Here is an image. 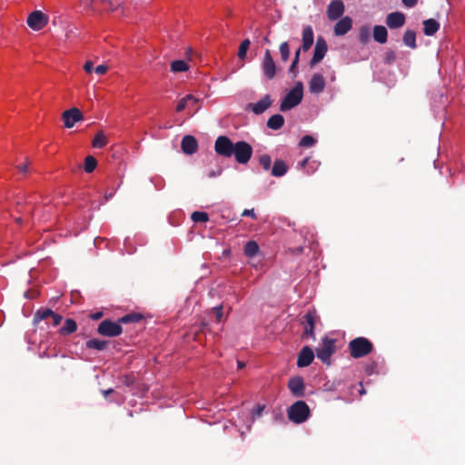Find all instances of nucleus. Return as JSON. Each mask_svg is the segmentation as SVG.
<instances>
[{
    "mask_svg": "<svg viewBox=\"0 0 465 465\" xmlns=\"http://www.w3.org/2000/svg\"><path fill=\"white\" fill-rule=\"evenodd\" d=\"M214 152L217 155L223 158L233 156L238 163L246 164L252 156L253 149L245 141L233 143L228 136L220 135L214 142Z\"/></svg>",
    "mask_w": 465,
    "mask_h": 465,
    "instance_id": "f257e3e1",
    "label": "nucleus"
},
{
    "mask_svg": "<svg viewBox=\"0 0 465 465\" xmlns=\"http://www.w3.org/2000/svg\"><path fill=\"white\" fill-rule=\"evenodd\" d=\"M303 98V84L297 82L293 88L290 90L282 99L280 104V111L286 112L299 105Z\"/></svg>",
    "mask_w": 465,
    "mask_h": 465,
    "instance_id": "f03ea898",
    "label": "nucleus"
},
{
    "mask_svg": "<svg viewBox=\"0 0 465 465\" xmlns=\"http://www.w3.org/2000/svg\"><path fill=\"white\" fill-rule=\"evenodd\" d=\"M288 419L296 424H301L308 420L311 410L303 401H297L287 409Z\"/></svg>",
    "mask_w": 465,
    "mask_h": 465,
    "instance_id": "7ed1b4c3",
    "label": "nucleus"
},
{
    "mask_svg": "<svg viewBox=\"0 0 465 465\" xmlns=\"http://www.w3.org/2000/svg\"><path fill=\"white\" fill-rule=\"evenodd\" d=\"M348 348L351 356L359 359L370 354L373 350V344L365 337H357L349 342Z\"/></svg>",
    "mask_w": 465,
    "mask_h": 465,
    "instance_id": "20e7f679",
    "label": "nucleus"
},
{
    "mask_svg": "<svg viewBox=\"0 0 465 465\" xmlns=\"http://www.w3.org/2000/svg\"><path fill=\"white\" fill-rule=\"evenodd\" d=\"M336 340L324 336L319 347L316 348V356L325 364L331 363V357L336 351Z\"/></svg>",
    "mask_w": 465,
    "mask_h": 465,
    "instance_id": "39448f33",
    "label": "nucleus"
},
{
    "mask_svg": "<svg viewBox=\"0 0 465 465\" xmlns=\"http://www.w3.org/2000/svg\"><path fill=\"white\" fill-rule=\"evenodd\" d=\"M97 332L102 336L116 337L123 332V328L119 321L115 322L111 320H104L98 325Z\"/></svg>",
    "mask_w": 465,
    "mask_h": 465,
    "instance_id": "423d86ee",
    "label": "nucleus"
},
{
    "mask_svg": "<svg viewBox=\"0 0 465 465\" xmlns=\"http://www.w3.org/2000/svg\"><path fill=\"white\" fill-rule=\"evenodd\" d=\"M49 22V17L42 11L36 10L29 14L26 19L27 25L34 31H40Z\"/></svg>",
    "mask_w": 465,
    "mask_h": 465,
    "instance_id": "0eeeda50",
    "label": "nucleus"
},
{
    "mask_svg": "<svg viewBox=\"0 0 465 465\" xmlns=\"http://www.w3.org/2000/svg\"><path fill=\"white\" fill-rule=\"evenodd\" d=\"M49 318L52 319V324L54 327L58 326L63 320L62 315L55 313L53 310L49 308H41L35 312L33 322L35 324H37L41 321Z\"/></svg>",
    "mask_w": 465,
    "mask_h": 465,
    "instance_id": "6e6552de",
    "label": "nucleus"
},
{
    "mask_svg": "<svg viewBox=\"0 0 465 465\" xmlns=\"http://www.w3.org/2000/svg\"><path fill=\"white\" fill-rule=\"evenodd\" d=\"M318 320L317 313L314 310H309L302 317V323L304 327L302 337L310 336L315 340L314 328Z\"/></svg>",
    "mask_w": 465,
    "mask_h": 465,
    "instance_id": "1a4fd4ad",
    "label": "nucleus"
},
{
    "mask_svg": "<svg viewBox=\"0 0 465 465\" xmlns=\"http://www.w3.org/2000/svg\"><path fill=\"white\" fill-rule=\"evenodd\" d=\"M262 70L265 77L269 80L273 79L276 75V64L269 49H266L264 52Z\"/></svg>",
    "mask_w": 465,
    "mask_h": 465,
    "instance_id": "9d476101",
    "label": "nucleus"
},
{
    "mask_svg": "<svg viewBox=\"0 0 465 465\" xmlns=\"http://www.w3.org/2000/svg\"><path fill=\"white\" fill-rule=\"evenodd\" d=\"M327 51L328 45L326 41L322 36H319L315 44L313 56L310 61V65L312 67L320 63L324 58Z\"/></svg>",
    "mask_w": 465,
    "mask_h": 465,
    "instance_id": "9b49d317",
    "label": "nucleus"
},
{
    "mask_svg": "<svg viewBox=\"0 0 465 465\" xmlns=\"http://www.w3.org/2000/svg\"><path fill=\"white\" fill-rule=\"evenodd\" d=\"M62 119L64 121V127L72 128L75 123L84 119V115L78 108L73 107L62 114Z\"/></svg>",
    "mask_w": 465,
    "mask_h": 465,
    "instance_id": "f8f14e48",
    "label": "nucleus"
},
{
    "mask_svg": "<svg viewBox=\"0 0 465 465\" xmlns=\"http://www.w3.org/2000/svg\"><path fill=\"white\" fill-rule=\"evenodd\" d=\"M288 389L294 397H303L305 395V384L303 378L301 376H293L290 378L288 381Z\"/></svg>",
    "mask_w": 465,
    "mask_h": 465,
    "instance_id": "ddd939ff",
    "label": "nucleus"
},
{
    "mask_svg": "<svg viewBox=\"0 0 465 465\" xmlns=\"http://www.w3.org/2000/svg\"><path fill=\"white\" fill-rule=\"evenodd\" d=\"M344 10V4L341 0H333L327 7V16L331 21H335L343 15Z\"/></svg>",
    "mask_w": 465,
    "mask_h": 465,
    "instance_id": "4468645a",
    "label": "nucleus"
},
{
    "mask_svg": "<svg viewBox=\"0 0 465 465\" xmlns=\"http://www.w3.org/2000/svg\"><path fill=\"white\" fill-rule=\"evenodd\" d=\"M406 21L405 15L401 12L390 13L386 17V25L391 29H397L404 25Z\"/></svg>",
    "mask_w": 465,
    "mask_h": 465,
    "instance_id": "2eb2a0df",
    "label": "nucleus"
},
{
    "mask_svg": "<svg viewBox=\"0 0 465 465\" xmlns=\"http://www.w3.org/2000/svg\"><path fill=\"white\" fill-rule=\"evenodd\" d=\"M314 359V353L311 347L304 346L298 354L297 366L300 368L311 365Z\"/></svg>",
    "mask_w": 465,
    "mask_h": 465,
    "instance_id": "dca6fc26",
    "label": "nucleus"
},
{
    "mask_svg": "<svg viewBox=\"0 0 465 465\" xmlns=\"http://www.w3.org/2000/svg\"><path fill=\"white\" fill-rule=\"evenodd\" d=\"M352 27V19L350 16H343L334 25L333 32L336 36L346 35Z\"/></svg>",
    "mask_w": 465,
    "mask_h": 465,
    "instance_id": "f3484780",
    "label": "nucleus"
},
{
    "mask_svg": "<svg viewBox=\"0 0 465 465\" xmlns=\"http://www.w3.org/2000/svg\"><path fill=\"white\" fill-rule=\"evenodd\" d=\"M181 148L185 154H193L198 150V142L193 135H185L182 139Z\"/></svg>",
    "mask_w": 465,
    "mask_h": 465,
    "instance_id": "a211bd4d",
    "label": "nucleus"
},
{
    "mask_svg": "<svg viewBox=\"0 0 465 465\" xmlns=\"http://www.w3.org/2000/svg\"><path fill=\"white\" fill-rule=\"evenodd\" d=\"M272 104V100L269 94H265L261 100L254 104H249L248 107L252 109V111L255 114H261L265 112Z\"/></svg>",
    "mask_w": 465,
    "mask_h": 465,
    "instance_id": "6ab92c4d",
    "label": "nucleus"
},
{
    "mask_svg": "<svg viewBox=\"0 0 465 465\" xmlns=\"http://www.w3.org/2000/svg\"><path fill=\"white\" fill-rule=\"evenodd\" d=\"M325 88V79L320 74H314L309 83V90L312 94H320Z\"/></svg>",
    "mask_w": 465,
    "mask_h": 465,
    "instance_id": "aec40b11",
    "label": "nucleus"
},
{
    "mask_svg": "<svg viewBox=\"0 0 465 465\" xmlns=\"http://www.w3.org/2000/svg\"><path fill=\"white\" fill-rule=\"evenodd\" d=\"M313 31L311 25H307L303 28L302 31V45L301 50L302 49L304 52L308 51L312 44H313Z\"/></svg>",
    "mask_w": 465,
    "mask_h": 465,
    "instance_id": "412c9836",
    "label": "nucleus"
},
{
    "mask_svg": "<svg viewBox=\"0 0 465 465\" xmlns=\"http://www.w3.org/2000/svg\"><path fill=\"white\" fill-rule=\"evenodd\" d=\"M288 172V166L286 163L282 159L274 161L272 168V175L274 177H282Z\"/></svg>",
    "mask_w": 465,
    "mask_h": 465,
    "instance_id": "4be33fe9",
    "label": "nucleus"
},
{
    "mask_svg": "<svg viewBox=\"0 0 465 465\" xmlns=\"http://www.w3.org/2000/svg\"><path fill=\"white\" fill-rule=\"evenodd\" d=\"M423 32L426 35L431 36L440 29V24L435 19H427L423 21Z\"/></svg>",
    "mask_w": 465,
    "mask_h": 465,
    "instance_id": "5701e85b",
    "label": "nucleus"
},
{
    "mask_svg": "<svg viewBox=\"0 0 465 465\" xmlns=\"http://www.w3.org/2000/svg\"><path fill=\"white\" fill-rule=\"evenodd\" d=\"M373 38L380 44H385L388 39V31L383 25H375L373 27Z\"/></svg>",
    "mask_w": 465,
    "mask_h": 465,
    "instance_id": "b1692460",
    "label": "nucleus"
},
{
    "mask_svg": "<svg viewBox=\"0 0 465 465\" xmlns=\"http://www.w3.org/2000/svg\"><path fill=\"white\" fill-rule=\"evenodd\" d=\"M284 124V117L282 114H276L272 115L267 121V127L277 131Z\"/></svg>",
    "mask_w": 465,
    "mask_h": 465,
    "instance_id": "393cba45",
    "label": "nucleus"
},
{
    "mask_svg": "<svg viewBox=\"0 0 465 465\" xmlns=\"http://www.w3.org/2000/svg\"><path fill=\"white\" fill-rule=\"evenodd\" d=\"M77 330V323L73 319H66L64 326L59 330L60 335L65 336L74 333Z\"/></svg>",
    "mask_w": 465,
    "mask_h": 465,
    "instance_id": "a878e982",
    "label": "nucleus"
},
{
    "mask_svg": "<svg viewBox=\"0 0 465 465\" xmlns=\"http://www.w3.org/2000/svg\"><path fill=\"white\" fill-rule=\"evenodd\" d=\"M190 102L198 103V99L195 98L193 94H187L178 102L175 109L176 112L180 113L183 111L186 107L189 106Z\"/></svg>",
    "mask_w": 465,
    "mask_h": 465,
    "instance_id": "bb28decb",
    "label": "nucleus"
},
{
    "mask_svg": "<svg viewBox=\"0 0 465 465\" xmlns=\"http://www.w3.org/2000/svg\"><path fill=\"white\" fill-rule=\"evenodd\" d=\"M403 43L405 45L415 49L417 47L415 32L412 30H407L403 35Z\"/></svg>",
    "mask_w": 465,
    "mask_h": 465,
    "instance_id": "cd10ccee",
    "label": "nucleus"
},
{
    "mask_svg": "<svg viewBox=\"0 0 465 465\" xmlns=\"http://www.w3.org/2000/svg\"><path fill=\"white\" fill-rule=\"evenodd\" d=\"M108 344V341L98 339H91L86 341V347L88 349H94L97 351H104Z\"/></svg>",
    "mask_w": 465,
    "mask_h": 465,
    "instance_id": "c85d7f7f",
    "label": "nucleus"
},
{
    "mask_svg": "<svg viewBox=\"0 0 465 465\" xmlns=\"http://www.w3.org/2000/svg\"><path fill=\"white\" fill-rule=\"evenodd\" d=\"M259 252V245L255 241H249L244 246V254L247 257H253Z\"/></svg>",
    "mask_w": 465,
    "mask_h": 465,
    "instance_id": "c756f323",
    "label": "nucleus"
},
{
    "mask_svg": "<svg viewBox=\"0 0 465 465\" xmlns=\"http://www.w3.org/2000/svg\"><path fill=\"white\" fill-rule=\"evenodd\" d=\"M143 320V315L136 312L126 314L119 319V323L139 322Z\"/></svg>",
    "mask_w": 465,
    "mask_h": 465,
    "instance_id": "7c9ffc66",
    "label": "nucleus"
},
{
    "mask_svg": "<svg viewBox=\"0 0 465 465\" xmlns=\"http://www.w3.org/2000/svg\"><path fill=\"white\" fill-rule=\"evenodd\" d=\"M107 144V139L103 132H99L93 139L92 145L94 148H103Z\"/></svg>",
    "mask_w": 465,
    "mask_h": 465,
    "instance_id": "2f4dec72",
    "label": "nucleus"
},
{
    "mask_svg": "<svg viewBox=\"0 0 465 465\" xmlns=\"http://www.w3.org/2000/svg\"><path fill=\"white\" fill-rule=\"evenodd\" d=\"M188 69L189 66L183 60H175L171 64V71L173 73L185 72Z\"/></svg>",
    "mask_w": 465,
    "mask_h": 465,
    "instance_id": "473e14b6",
    "label": "nucleus"
},
{
    "mask_svg": "<svg viewBox=\"0 0 465 465\" xmlns=\"http://www.w3.org/2000/svg\"><path fill=\"white\" fill-rule=\"evenodd\" d=\"M371 39V29L367 25L361 26L359 29V40L361 44H367Z\"/></svg>",
    "mask_w": 465,
    "mask_h": 465,
    "instance_id": "72a5a7b5",
    "label": "nucleus"
},
{
    "mask_svg": "<svg viewBox=\"0 0 465 465\" xmlns=\"http://www.w3.org/2000/svg\"><path fill=\"white\" fill-rule=\"evenodd\" d=\"M97 166V161L96 159L92 156L88 155L84 159V171L88 173H93L94 169Z\"/></svg>",
    "mask_w": 465,
    "mask_h": 465,
    "instance_id": "f704fd0d",
    "label": "nucleus"
},
{
    "mask_svg": "<svg viewBox=\"0 0 465 465\" xmlns=\"http://www.w3.org/2000/svg\"><path fill=\"white\" fill-rule=\"evenodd\" d=\"M281 58L283 63L287 62L290 57V46L288 42H282L279 47Z\"/></svg>",
    "mask_w": 465,
    "mask_h": 465,
    "instance_id": "c9c22d12",
    "label": "nucleus"
},
{
    "mask_svg": "<svg viewBox=\"0 0 465 465\" xmlns=\"http://www.w3.org/2000/svg\"><path fill=\"white\" fill-rule=\"evenodd\" d=\"M250 45H251V42L249 39H244L241 45H240V47H239V50H238V57L241 59V60H243L245 59L246 57V54H247V51L250 47Z\"/></svg>",
    "mask_w": 465,
    "mask_h": 465,
    "instance_id": "e433bc0d",
    "label": "nucleus"
},
{
    "mask_svg": "<svg viewBox=\"0 0 465 465\" xmlns=\"http://www.w3.org/2000/svg\"><path fill=\"white\" fill-rule=\"evenodd\" d=\"M300 54H301V48H298L295 52L294 58L290 65L289 73L292 74L293 76L297 75L296 67L298 65L299 60H300Z\"/></svg>",
    "mask_w": 465,
    "mask_h": 465,
    "instance_id": "4c0bfd02",
    "label": "nucleus"
},
{
    "mask_svg": "<svg viewBox=\"0 0 465 465\" xmlns=\"http://www.w3.org/2000/svg\"><path fill=\"white\" fill-rule=\"evenodd\" d=\"M191 218L194 223H205L209 220L208 214L203 212H193Z\"/></svg>",
    "mask_w": 465,
    "mask_h": 465,
    "instance_id": "58836bf2",
    "label": "nucleus"
},
{
    "mask_svg": "<svg viewBox=\"0 0 465 465\" xmlns=\"http://www.w3.org/2000/svg\"><path fill=\"white\" fill-rule=\"evenodd\" d=\"M260 165L265 170L268 171L271 168L272 159L269 154H262L259 157Z\"/></svg>",
    "mask_w": 465,
    "mask_h": 465,
    "instance_id": "ea45409f",
    "label": "nucleus"
},
{
    "mask_svg": "<svg viewBox=\"0 0 465 465\" xmlns=\"http://www.w3.org/2000/svg\"><path fill=\"white\" fill-rule=\"evenodd\" d=\"M316 140L312 135H304L299 143L301 147H312L315 144Z\"/></svg>",
    "mask_w": 465,
    "mask_h": 465,
    "instance_id": "a19ab883",
    "label": "nucleus"
},
{
    "mask_svg": "<svg viewBox=\"0 0 465 465\" xmlns=\"http://www.w3.org/2000/svg\"><path fill=\"white\" fill-rule=\"evenodd\" d=\"M100 1L108 6V11H114L122 5V2L120 0H115V3L113 2L112 0H100Z\"/></svg>",
    "mask_w": 465,
    "mask_h": 465,
    "instance_id": "79ce46f5",
    "label": "nucleus"
},
{
    "mask_svg": "<svg viewBox=\"0 0 465 465\" xmlns=\"http://www.w3.org/2000/svg\"><path fill=\"white\" fill-rule=\"evenodd\" d=\"M395 60H396V54L394 51L389 50L385 53L384 57H383V62L386 64H391L395 62Z\"/></svg>",
    "mask_w": 465,
    "mask_h": 465,
    "instance_id": "37998d69",
    "label": "nucleus"
},
{
    "mask_svg": "<svg viewBox=\"0 0 465 465\" xmlns=\"http://www.w3.org/2000/svg\"><path fill=\"white\" fill-rule=\"evenodd\" d=\"M213 312L215 315L216 321L221 322L223 321V306L219 305L213 308Z\"/></svg>",
    "mask_w": 465,
    "mask_h": 465,
    "instance_id": "c03bdc74",
    "label": "nucleus"
},
{
    "mask_svg": "<svg viewBox=\"0 0 465 465\" xmlns=\"http://www.w3.org/2000/svg\"><path fill=\"white\" fill-rule=\"evenodd\" d=\"M242 216H249L251 217L252 219L253 220H256L257 219V215L256 213H254V210L253 209H245L242 213Z\"/></svg>",
    "mask_w": 465,
    "mask_h": 465,
    "instance_id": "a18cd8bd",
    "label": "nucleus"
},
{
    "mask_svg": "<svg viewBox=\"0 0 465 465\" xmlns=\"http://www.w3.org/2000/svg\"><path fill=\"white\" fill-rule=\"evenodd\" d=\"M108 70V67L104 64H100V65H97L95 68H94V72L97 74H104Z\"/></svg>",
    "mask_w": 465,
    "mask_h": 465,
    "instance_id": "49530a36",
    "label": "nucleus"
},
{
    "mask_svg": "<svg viewBox=\"0 0 465 465\" xmlns=\"http://www.w3.org/2000/svg\"><path fill=\"white\" fill-rule=\"evenodd\" d=\"M404 6L411 8L416 5L418 0H401Z\"/></svg>",
    "mask_w": 465,
    "mask_h": 465,
    "instance_id": "de8ad7c7",
    "label": "nucleus"
},
{
    "mask_svg": "<svg viewBox=\"0 0 465 465\" xmlns=\"http://www.w3.org/2000/svg\"><path fill=\"white\" fill-rule=\"evenodd\" d=\"M84 69L86 73L90 74L93 72V69H94V66H93V62L91 61H87L84 65Z\"/></svg>",
    "mask_w": 465,
    "mask_h": 465,
    "instance_id": "09e8293b",
    "label": "nucleus"
},
{
    "mask_svg": "<svg viewBox=\"0 0 465 465\" xmlns=\"http://www.w3.org/2000/svg\"><path fill=\"white\" fill-rule=\"evenodd\" d=\"M376 368L375 363H371V365H367L365 368V371L367 374L371 375L374 372V369Z\"/></svg>",
    "mask_w": 465,
    "mask_h": 465,
    "instance_id": "8fccbe9b",
    "label": "nucleus"
},
{
    "mask_svg": "<svg viewBox=\"0 0 465 465\" xmlns=\"http://www.w3.org/2000/svg\"><path fill=\"white\" fill-rule=\"evenodd\" d=\"M83 3H84L85 5H87V6L89 7V9H93L94 8V3L95 0H81Z\"/></svg>",
    "mask_w": 465,
    "mask_h": 465,
    "instance_id": "3c124183",
    "label": "nucleus"
},
{
    "mask_svg": "<svg viewBox=\"0 0 465 465\" xmlns=\"http://www.w3.org/2000/svg\"><path fill=\"white\" fill-rule=\"evenodd\" d=\"M103 316V312H95L92 315V319L93 320H99L100 318H102Z\"/></svg>",
    "mask_w": 465,
    "mask_h": 465,
    "instance_id": "603ef678",
    "label": "nucleus"
},
{
    "mask_svg": "<svg viewBox=\"0 0 465 465\" xmlns=\"http://www.w3.org/2000/svg\"><path fill=\"white\" fill-rule=\"evenodd\" d=\"M19 170L22 172V173H26L27 172V165L26 164H24V165H21V166H18Z\"/></svg>",
    "mask_w": 465,
    "mask_h": 465,
    "instance_id": "864d4df0",
    "label": "nucleus"
},
{
    "mask_svg": "<svg viewBox=\"0 0 465 465\" xmlns=\"http://www.w3.org/2000/svg\"><path fill=\"white\" fill-rule=\"evenodd\" d=\"M220 173H221V170H219L218 172H214V171H213V172H211V173H209V176H210V177H215L216 175H219Z\"/></svg>",
    "mask_w": 465,
    "mask_h": 465,
    "instance_id": "5fc2aeb1",
    "label": "nucleus"
},
{
    "mask_svg": "<svg viewBox=\"0 0 465 465\" xmlns=\"http://www.w3.org/2000/svg\"><path fill=\"white\" fill-rule=\"evenodd\" d=\"M238 369H243L245 367V363L243 361H237Z\"/></svg>",
    "mask_w": 465,
    "mask_h": 465,
    "instance_id": "6e6d98bb",
    "label": "nucleus"
},
{
    "mask_svg": "<svg viewBox=\"0 0 465 465\" xmlns=\"http://www.w3.org/2000/svg\"><path fill=\"white\" fill-rule=\"evenodd\" d=\"M113 392H114L113 389H108V390L103 391L104 396H107V395H109V394H111Z\"/></svg>",
    "mask_w": 465,
    "mask_h": 465,
    "instance_id": "4d7b16f0",
    "label": "nucleus"
},
{
    "mask_svg": "<svg viewBox=\"0 0 465 465\" xmlns=\"http://www.w3.org/2000/svg\"><path fill=\"white\" fill-rule=\"evenodd\" d=\"M113 196H114V193H105L104 198H105V200H106V201H108V200H109V199H111Z\"/></svg>",
    "mask_w": 465,
    "mask_h": 465,
    "instance_id": "13d9d810",
    "label": "nucleus"
},
{
    "mask_svg": "<svg viewBox=\"0 0 465 465\" xmlns=\"http://www.w3.org/2000/svg\"><path fill=\"white\" fill-rule=\"evenodd\" d=\"M264 409V406H258L257 408V415H260Z\"/></svg>",
    "mask_w": 465,
    "mask_h": 465,
    "instance_id": "bf43d9fd",
    "label": "nucleus"
},
{
    "mask_svg": "<svg viewBox=\"0 0 465 465\" xmlns=\"http://www.w3.org/2000/svg\"><path fill=\"white\" fill-rule=\"evenodd\" d=\"M308 161H309V159H308V158H305V159L302 162L301 165H302V166H304V165L308 163Z\"/></svg>",
    "mask_w": 465,
    "mask_h": 465,
    "instance_id": "052dcab7",
    "label": "nucleus"
},
{
    "mask_svg": "<svg viewBox=\"0 0 465 465\" xmlns=\"http://www.w3.org/2000/svg\"><path fill=\"white\" fill-rule=\"evenodd\" d=\"M360 386L362 387V383L361 382H360ZM365 392H366L365 390L363 388H361V390L360 391V393L361 394H364Z\"/></svg>",
    "mask_w": 465,
    "mask_h": 465,
    "instance_id": "680f3d73",
    "label": "nucleus"
},
{
    "mask_svg": "<svg viewBox=\"0 0 465 465\" xmlns=\"http://www.w3.org/2000/svg\"><path fill=\"white\" fill-rule=\"evenodd\" d=\"M263 41H264L265 43H267V44H270V40H269V38H268L267 36H266V37H264Z\"/></svg>",
    "mask_w": 465,
    "mask_h": 465,
    "instance_id": "e2e57ef3",
    "label": "nucleus"
},
{
    "mask_svg": "<svg viewBox=\"0 0 465 465\" xmlns=\"http://www.w3.org/2000/svg\"><path fill=\"white\" fill-rule=\"evenodd\" d=\"M15 221H16V223H22V218H21V217L16 218V220H15Z\"/></svg>",
    "mask_w": 465,
    "mask_h": 465,
    "instance_id": "0e129e2a",
    "label": "nucleus"
},
{
    "mask_svg": "<svg viewBox=\"0 0 465 465\" xmlns=\"http://www.w3.org/2000/svg\"><path fill=\"white\" fill-rule=\"evenodd\" d=\"M196 104V103L190 102V103H189V106H190V105H193V104Z\"/></svg>",
    "mask_w": 465,
    "mask_h": 465,
    "instance_id": "69168bd1",
    "label": "nucleus"
}]
</instances>
